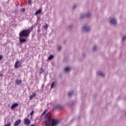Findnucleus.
Wrapping results in <instances>:
<instances>
[{"label":"nucleus","mask_w":126,"mask_h":126,"mask_svg":"<svg viewBox=\"0 0 126 126\" xmlns=\"http://www.w3.org/2000/svg\"><path fill=\"white\" fill-rule=\"evenodd\" d=\"M94 51H96V49H97V47H96V46H94Z\"/></svg>","instance_id":"nucleus-25"},{"label":"nucleus","mask_w":126,"mask_h":126,"mask_svg":"<svg viewBox=\"0 0 126 126\" xmlns=\"http://www.w3.org/2000/svg\"><path fill=\"white\" fill-rule=\"evenodd\" d=\"M31 31L30 30H24L19 33V37H28Z\"/></svg>","instance_id":"nucleus-1"},{"label":"nucleus","mask_w":126,"mask_h":126,"mask_svg":"<svg viewBox=\"0 0 126 126\" xmlns=\"http://www.w3.org/2000/svg\"><path fill=\"white\" fill-rule=\"evenodd\" d=\"M41 12H42V9H39L36 11V12H35L34 15H38V14H40Z\"/></svg>","instance_id":"nucleus-12"},{"label":"nucleus","mask_w":126,"mask_h":126,"mask_svg":"<svg viewBox=\"0 0 126 126\" xmlns=\"http://www.w3.org/2000/svg\"><path fill=\"white\" fill-rule=\"evenodd\" d=\"M18 103H14V104H13L11 106V109L12 110H13V109H15V108H16V107H18Z\"/></svg>","instance_id":"nucleus-9"},{"label":"nucleus","mask_w":126,"mask_h":126,"mask_svg":"<svg viewBox=\"0 0 126 126\" xmlns=\"http://www.w3.org/2000/svg\"><path fill=\"white\" fill-rule=\"evenodd\" d=\"M19 41L21 44H23V43L27 42V40H26V39H25V38H22V37L21 36H19Z\"/></svg>","instance_id":"nucleus-6"},{"label":"nucleus","mask_w":126,"mask_h":126,"mask_svg":"<svg viewBox=\"0 0 126 126\" xmlns=\"http://www.w3.org/2000/svg\"><path fill=\"white\" fill-rule=\"evenodd\" d=\"M33 113H34V111L32 110V112L30 113V115H31V117H32V116H33Z\"/></svg>","instance_id":"nucleus-22"},{"label":"nucleus","mask_w":126,"mask_h":126,"mask_svg":"<svg viewBox=\"0 0 126 126\" xmlns=\"http://www.w3.org/2000/svg\"><path fill=\"white\" fill-rule=\"evenodd\" d=\"M86 17H90V14H88L85 15Z\"/></svg>","instance_id":"nucleus-24"},{"label":"nucleus","mask_w":126,"mask_h":126,"mask_svg":"<svg viewBox=\"0 0 126 126\" xmlns=\"http://www.w3.org/2000/svg\"><path fill=\"white\" fill-rule=\"evenodd\" d=\"M75 7H76V5H74L73 7V9H74V8H75Z\"/></svg>","instance_id":"nucleus-29"},{"label":"nucleus","mask_w":126,"mask_h":126,"mask_svg":"<svg viewBox=\"0 0 126 126\" xmlns=\"http://www.w3.org/2000/svg\"><path fill=\"white\" fill-rule=\"evenodd\" d=\"M73 93L72 92H69L68 94V95L69 96V97H70V96H71V95H72Z\"/></svg>","instance_id":"nucleus-20"},{"label":"nucleus","mask_w":126,"mask_h":126,"mask_svg":"<svg viewBox=\"0 0 126 126\" xmlns=\"http://www.w3.org/2000/svg\"><path fill=\"white\" fill-rule=\"evenodd\" d=\"M44 69H43V67H40V70L39 71V73L40 74H42V73H43V72H44Z\"/></svg>","instance_id":"nucleus-15"},{"label":"nucleus","mask_w":126,"mask_h":126,"mask_svg":"<svg viewBox=\"0 0 126 126\" xmlns=\"http://www.w3.org/2000/svg\"><path fill=\"white\" fill-rule=\"evenodd\" d=\"M54 85H55V82H53L51 86V88H54Z\"/></svg>","instance_id":"nucleus-19"},{"label":"nucleus","mask_w":126,"mask_h":126,"mask_svg":"<svg viewBox=\"0 0 126 126\" xmlns=\"http://www.w3.org/2000/svg\"><path fill=\"white\" fill-rule=\"evenodd\" d=\"M2 75H1L0 76H1Z\"/></svg>","instance_id":"nucleus-33"},{"label":"nucleus","mask_w":126,"mask_h":126,"mask_svg":"<svg viewBox=\"0 0 126 126\" xmlns=\"http://www.w3.org/2000/svg\"><path fill=\"white\" fill-rule=\"evenodd\" d=\"M15 68H18L19 67L21 66V63L19 61H17L15 63Z\"/></svg>","instance_id":"nucleus-4"},{"label":"nucleus","mask_w":126,"mask_h":126,"mask_svg":"<svg viewBox=\"0 0 126 126\" xmlns=\"http://www.w3.org/2000/svg\"><path fill=\"white\" fill-rule=\"evenodd\" d=\"M36 96V93H33L32 95L30 96V99L32 100L33 99V98Z\"/></svg>","instance_id":"nucleus-13"},{"label":"nucleus","mask_w":126,"mask_h":126,"mask_svg":"<svg viewBox=\"0 0 126 126\" xmlns=\"http://www.w3.org/2000/svg\"><path fill=\"white\" fill-rule=\"evenodd\" d=\"M52 120V115H51V113H48V126H49V122H51V121Z\"/></svg>","instance_id":"nucleus-8"},{"label":"nucleus","mask_w":126,"mask_h":126,"mask_svg":"<svg viewBox=\"0 0 126 126\" xmlns=\"http://www.w3.org/2000/svg\"><path fill=\"white\" fill-rule=\"evenodd\" d=\"M44 29L47 30V29L48 28V25H45L44 26Z\"/></svg>","instance_id":"nucleus-23"},{"label":"nucleus","mask_w":126,"mask_h":126,"mask_svg":"<svg viewBox=\"0 0 126 126\" xmlns=\"http://www.w3.org/2000/svg\"><path fill=\"white\" fill-rule=\"evenodd\" d=\"M125 39H126V36L123 37V38H122V41H125Z\"/></svg>","instance_id":"nucleus-26"},{"label":"nucleus","mask_w":126,"mask_h":126,"mask_svg":"<svg viewBox=\"0 0 126 126\" xmlns=\"http://www.w3.org/2000/svg\"><path fill=\"white\" fill-rule=\"evenodd\" d=\"M98 74H99V75H100V76H105V74H104V73L100 72L99 73V72L97 73Z\"/></svg>","instance_id":"nucleus-17"},{"label":"nucleus","mask_w":126,"mask_h":126,"mask_svg":"<svg viewBox=\"0 0 126 126\" xmlns=\"http://www.w3.org/2000/svg\"><path fill=\"white\" fill-rule=\"evenodd\" d=\"M64 70L65 71H68L70 70V68H69V67H66L64 68Z\"/></svg>","instance_id":"nucleus-18"},{"label":"nucleus","mask_w":126,"mask_h":126,"mask_svg":"<svg viewBox=\"0 0 126 126\" xmlns=\"http://www.w3.org/2000/svg\"><path fill=\"white\" fill-rule=\"evenodd\" d=\"M62 49V47H61V46H59V47H58V50H61Z\"/></svg>","instance_id":"nucleus-28"},{"label":"nucleus","mask_w":126,"mask_h":126,"mask_svg":"<svg viewBox=\"0 0 126 126\" xmlns=\"http://www.w3.org/2000/svg\"><path fill=\"white\" fill-rule=\"evenodd\" d=\"M23 11H25V9H22Z\"/></svg>","instance_id":"nucleus-30"},{"label":"nucleus","mask_w":126,"mask_h":126,"mask_svg":"<svg viewBox=\"0 0 126 126\" xmlns=\"http://www.w3.org/2000/svg\"><path fill=\"white\" fill-rule=\"evenodd\" d=\"M28 2L29 4H31L32 3V1L31 0H28Z\"/></svg>","instance_id":"nucleus-21"},{"label":"nucleus","mask_w":126,"mask_h":126,"mask_svg":"<svg viewBox=\"0 0 126 126\" xmlns=\"http://www.w3.org/2000/svg\"><path fill=\"white\" fill-rule=\"evenodd\" d=\"M2 58L3 57L2 56V55H0V61H1V60H2Z\"/></svg>","instance_id":"nucleus-27"},{"label":"nucleus","mask_w":126,"mask_h":126,"mask_svg":"<svg viewBox=\"0 0 126 126\" xmlns=\"http://www.w3.org/2000/svg\"><path fill=\"white\" fill-rule=\"evenodd\" d=\"M81 18H83V17H81Z\"/></svg>","instance_id":"nucleus-32"},{"label":"nucleus","mask_w":126,"mask_h":126,"mask_svg":"<svg viewBox=\"0 0 126 126\" xmlns=\"http://www.w3.org/2000/svg\"><path fill=\"white\" fill-rule=\"evenodd\" d=\"M60 124V121L58 119H52L51 126H57Z\"/></svg>","instance_id":"nucleus-3"},{"label":"nucleus","mask_w":126,"mask_h":126,"mask_svg":"<svg viewBox=\"0 0 126 126\" xmlns=\"http://www.w3.org/2000/svg\"><path fill=\"white\" fill-rule=\"evenodd\" d=\"M117 23V21L115 19H112L110 20V24H113V25H115Z\"/></svg>","instance_id":"nucleus-11"},{"label":"nucleus","mask_w":126,"mask_h":126,"mask_svg":"<svg viewBox=\"0 0 126 126\" xmlns=\"http://www.w3.org/2000/svg\"><path fill=\"white\" fill-rule=\"evenodd\" d=\"M21 123V120L20 119H18V120H17L15 123L14 124V126H19L20 124Z\"/></svg>","instance_id":"nucleus-7"},{"label":"nucleus","mask_w":126,"mask_h":126,"mask_svg":"<svg viewBox=\"0 0 126 126\" xmlns=\"http://www.w3.org/2000/svg\"><path fill=\"white\" fill-rule=\"evenodd\" d=\"M31 123V121L28 118H25L24 120V125H26V126H29Z\"/></svg>","instance_id":"nucleus-5"},{"label":"nucleus","mask_w":126,"mask_h":126,"mask_svg":"<svg viewBox=\"0 0 126 126\" xmlns=\"http://www.w3.org/2000/svg\"><path fill=\"white\" fill-rule=\"evenodd\" d=\"M31 126H34V125H31Z\"/></svg>","instance_id":"nucleus-31"},{"label":"nucleus","mask_w":126,"mask_h":126,"mask_svg":"<svg viewBox=\"0 0 126 126\" xmlns=\"http://www.w3.org/2000/svg\"><path fill=\"white\" fill-rule=\"evenodd\" d=\"M21 83H22L21 80H17L16 81V84H17V85H19V84H21Z\"/></svg>","instance_id":"nucleus-14"},{"label":"nucleus","mask_w":126,"mask_h":126,"mask_svg":"<svg viewBox=\"0 0 126 126\" xmlns=\"http://www.w3.org/2000/svg\"><path fill=\"white\" fill-rule=\"evenodd\" d=\"M90 30V28L89 27H88L87 26H85L83 28V31H85L86 32H87Z\"/></svg>","instance_id":"nucleus-10"},{"label":"nucleus","mask_w":126,"mask_h":126,"mask_svg":"<svg viewBox=\"0 0 126 126\" xmlns=\"http://www.w3.org/2000/svg\"><path fill=\"white\" fill-rule=\"evenodd\" d=\"M54 59V55H50L49 57L48 60L51 61V60H53Z\"/></svg>","instance_id":"nucleus-16"},{"label":"nucleus","mask_w":126,"mask_h":126,"mask_svg":"<svg viewBox=\"0 0 126 126\" xmlns=\"http://www.w3.org/2000/svg\"><path fill=\"white\" fill-rule=\"evenodd\" d=\"M46 113H47V110H45L43 112V113L40 116V118H41V120H43V119L44 120L45 126H48V114H46V115L44 116V118H42V117H43L44 116V115H45V114H46Z\"/></svg>","instance_id":"nucleus-2"}]
</instances>
